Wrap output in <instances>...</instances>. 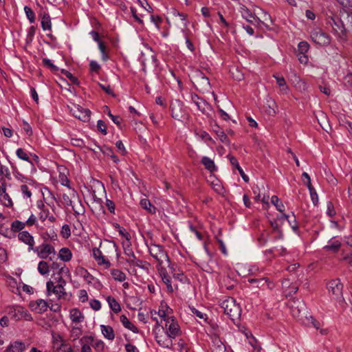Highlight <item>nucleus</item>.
<instances>
[{
	"mask_svg": "<svg viewBox=\"0 0 352 352\" xmlns=\"http://www.w3.org/2000/svg\"><path fill=\"white\" fill-rule=\"evenodd\" d=\"M158 272L163 282L166 285L167 290L170 293L173 292L174 289L171 285L170 277L168 276L166 269L163 266H160V267H158Z\"/></svg>",
	"mask_w": 352,
	"mask_h": 352,
	"instance_id": "obj_15",
	"label": "nucleus"
},
{
	"mask_svg": "<svg viewBox=\"0 0 352 352\" xmlns=\"http://www.w3.org/2000/svg\"><path fill=\"white\" fill-rule=\"evenodd\" d=\"M251 336H252L254 342L250 341V344L253 347V352H260L261 350V346L259 344H258V342L256 340V338L252 335Z\"/></svg>",
	"mask_w": 352,
	"mask_h": 352,
	"instance_id": "obj_51",
	"label": "nucleus"
},
{
	"mask_svg": "<svg viewBox=\"0 0 352 352\" xmlns=\"http://www.w3.org/2000/svg\"><path fill=\"white\" fill-rule=\"evenodd\" d=\"M111 275L116 280L124 281L126 279V275L119 270H111Z\"/></svg>",
	"mask_w": 352,
	"mask_h": 352,
	"instance_id": "obj_39",
	"label": "nucleus"
},
{
	"mask_svg": "<svg viewBox=\"0 0 352 352\" xmlns=\"http://www.w3.org/2000/svg\"><path fill=\"white\" fill-rule=\"evenodd\" d=\"M186 17L187 14L180 13L175 9H172L170 12V19L173 25L180 26L182 31L187 28Z\"/></svg>",
	"mask_w": 352,
	"mask_h": 352,
	"instance_id": "obj_10",
	"label": "nucleus"
},
{
	"mask_svg": "<svg viewBox=\"0 0 352 352\" xmlns=\"http://www.w3.org/2000/svg\"><path fill=\"white\" fill-rule=\"evenodd\" d=\"M54 248L49 244H43L40 252H38V256L42 258H46L49 254L54 253Z\"/></svg>",
	"mask_w": 352,
	"mask_h": 352,
	"instance_id": "obj_20",
	"label": "nucleus"
},
{
	"mask_svg": "<svg viewBox=\"0 0 352 352\" xmlns=\"http://www.w3.org/2000/svg\"><path fill=\"white\" fill-rule=\"evenodd\" d=\"M179 333V325L174 322L173 319H171V322L169 324L168 327L167 335L169 338H174Z\"/></svg>",
	"mask_w": 352,
	"mask_h": 352,
	"instance_id": "obj_21",
	"label": "nucleus"
},
{
	"mask_svg": "<svg viewBox=\"0 0 352 352\" xmlns=\"http://www.w3.org/2000/svg\"><path fill=\"white\" fill-rule=\"evenodd\" d=\"M141 206L151 214H155L156 212V208L151 204L150 201L147 199H143L140 201Z\"/></svg>",
	"mask_w": 352,
	"mask_h": 352,
	"instance_id": "obj_28",
	"label": "nucleus"
},
{
	"mask_svg": "<svg viewBox=\"0 0 352 352\" xmlns=\"http://www.w3.org/2000/svg\"><path fill=\"white\" fill-rule=\"evenodd\" d=\"M316 117L318 124L320 125L322 129L326 132L329 133L331 129V126L329 124L327 114L322 111H319L316 115Z\"/></svg>",
	"mask_w": 352,
	"mask_h": 352,
	"instance_id": "obj_12",
	"label": "nucleus"
},
{
	"mask_svg": "<svg viewBox=\"0 0 352 352\" xmlns=\"http://www.w3.org/2000/svg\"><path fill=\"white\" fill-rule=\"evenodd\" d=\"M107 300L111 307V309L115 312L118 313L121 311L120 305L118 301L111 296H108Z\"/></svg>",
	"mask_w": 352,
	"mask_h": 352,
	"instance_id": "obj_32",
	"label": "nucleus"
},
{
	"mask_svg": "<svg viewBox=\"0 0 352 352\" xmlns=\"http://www.w3.org/2000/svg\"><path fill=\"white\" fill-rule=\"evenodd\" d=\"M24 10H25L26 16L28 18L30 22L34 23L35 21V16H34V13L32 11V10L28 6H25Z\"/></svg>",
	"mask_w": 352,
	"mask_h": 352,
	"instance_id": "obj_44",
	"label": "nucleus"
},
{
	"mask_svg": "<svg viewBox=\"0 0 352 352\" xmlns=\"http://www.w3.org/2000/svg\"><path fill=\"white\" fill-rule=\"evenodd\" d=\"M259 23L263 24L267 28H270V25L272 23V20L270 15L265 12H262L259 17H257Z\"/></svg>",
	"mask_w": 352,
	"mask_h": 352,
	"instance_id": "obj_25",
	"label": "nucleus"
},
{
	"mask_svg": "<svg viewBox=\"0 0 352 352\" xmlns=\"http://www.w3.org/2000/svg\"><path fill=\"white\" fill-rule=\"evenodd\" d=\"M93 254H94L95 259L97 261H99L100 260V258H102V256L103 255L102 250L100 248H96L93 249Z\"/></svg>",
	"mask_w": 352,
	"mask_h": 352,
	"instance_id": "obj_53",
	"label": "nucleus"
},
{
	"mask_svg": "<svg viewBox=\"0 0 352 352\" xmlns=\"http://www.w3.org/2000/svg\"><path fill=\"white\" fill-rule=\"evenodd\" d=\"M125 349L127 352H139L138 349L131 344H126L125 345Z\"/></svg>",
	"mask_w": 352,
	"mask_h": 352,
	"instance_id": "obj_64",
	"label": "nucleus"
},
{
	"mask_svg": "<svg viewBox=\"0 0 352 352\" xmlns=\"http://www.w3.org/2000/svg\"><path fill=\"white\" fill-rule=\"evenodd\" d=\"M172 338H169L168 335L166 336H155V340L157 343L162 347L169 348L172 345Z\"/></svg>",
	"mask_w": 352,
	"mask_h": 352,
	"instance_id": "obj_18",
	"label": "nucleus"
},
{
	"mask_svg": "<svg viewBox=\"0 0 352 352\" xmlns=\"http://www.w3.org/2000/svg\"><path fill=\"white\" fill-rule=\"evenodd\" d=\"M195 263L199 266L204 271L210 272L212 267V256L205 248L203 250L197 252L194 256Z\"/></svg>",
	"mask_w": 352,
	"mask_h": 352,
	"instance_id": "obj_3",
	"label": "nucleus"
},
{
	"mask_svg": "<svg viewBox=\"0 0 352 352\" xmlns=\"http://www.w3.org/2000/svg\"><path fill=\"white\" fill-rule=\"evenodd\" d=\"M341 246V243L338 241H333L331 244L325 245L324 249L332 252H337Z\"/></svg>",
	"mask_w": 352,
	"mask_h": 352,
	"instance_id": "obj_37",
	"label": "nucleus"
},
{
	"mask_svg": "<svg viewBox=\"0 0 352 352\" xmlns=\"http://www.w3.org/2000/svg\"><path fill=\"white\" fill-rule=\"evenodd\" d=\"M276 107V104L274 102H272L271 104H268V108L266 109V112L271 116H274L276 114V111L274 107Z\"/></svg>",
	"mask_w": 352,
	"mask_h": 352,
	"instance_id": "obj_55",
	"label": "nucleus"
},
{
	"mask_svg": "<svg viewBox=\"0 0 352 352\" xmlns=\"http://www.w3.org/2000/svg\"><path fill=\"white\" fill-rule=\"evenodd\" d=\"M302 177L305 178L306 179H308V184H307V186L309 190L311 198V200H312L314 204L316 205L318 201V195L316 193V190L311 185V178H310L309 175L305 172H304L302 174Z\"/></svg>",
	"mask_w": 352,
	"mask_h": 352,
	"instance_id": "obj_14",
	"label": "nucleus"
},
{
	"mask_svg": "<svg viewBox=\"0 0 352 352\" xmlns=\"http://www.w3.org/2000/svg\"><path fill=\"white\" fill-rule=\"evenodd\" d=\"M43 63L45 66L50 67L52 72H57L58 70V68L50 60L46 58H43Z\"/></svg>",
	"mask_w": 352,
	"mask_h": 352,
	"instance_id": "obj_47",
	"label": "nucleus"
},
{
	"mask_svg": "<svg viewBox=\"0 0 352 352\" xmlns=\"http://www.w3.org/2000/svg\"><path fill=\"white\" fill-rule=\"evenodd\" d=\"M172 117L176 120L183 121L188 119V115L183 110V104L179 100H175L170 106Z\"/></svg>",
	"mask_w": 352,
	"mask_h": 352,
	"instance_id": "obj_11",
	"label": "nucleus"
},
{
	"mask_svg": "<svg viewBox=\"0 0 352 352\" xmlns=\"http://www.w3.org/2000/svg\"><path fill=\"white\" fill-rule=\"evenodd\" d=\"M70 318L73 322H80L84 319V316L78 309H72L70 311Z\"/></svg>",
	"mask_w": 352,
	"mask_h": 352,
	"instance_id": "obj_23",
	"label": "nucleus"
},
{
	"mask_svg": "<svg viewBox=\"0 0 352 352\" xmlns=\"http://www.w3.org/2000/svg\"><path fill=\"white\" fill-rule=\"evenodd\" d=\"M309 48V44L305 41H302L298 44V50L299 53L305 54Z\"/></svg>",
	"mask_w": 352,
	"mask_h": 352,
	"instance_id": "obj_45",
	"label": "nucleus"
},
{
	"mask_svg": "<svg viewBox=\"0 0 352 352\" xmlns=\"http://www.w3.org/2000/svg\"><path fill=\"white\" fill-rule=\"evenodd\" d=\"M201 163L210 173L214 172L217 170L214 161L208 157H203L201 159Z\"/></svg>",
	"mask_w": 352,
	"mask_h": 352,
	"instance_id": "obj_24",
	"label": "nucleus"
},
{
	"mask_svg": "<svg viewBox=\"0 0 352 352\" xmlns=\"http://www.w3.org/2000/svg\"><path fill=\"white\" fill-rule=\"evenodd\" d=\"M214 131L216 133L221 142L227 145L230 144V142L227 135L224 133L223 131L220 130L218 126H217V129H214Z\"/></svg>",
	"mask_w": 352,
	"mask_h": 352,
	"instance_id": "obj_33",
	"label": "nucleus"
},
{
	"mask_svg": "<svg viewBox=\"0 0 352 352\" xmlns=\"http://www.w3.org/2000/svg\"><path fill=\"white\" fill-rule=\"evenodd\" d=\"M100 69V66L96 61L91 60L90 62V70L93 72H98Z\"/></svg>",
	"mask_w": 352,
	"mask_h": 352,
	"instance_id": "obj_57",
	"label": "nucleus"
},
{
	"mask_svg": "<svg viewBox=\"0 0 352 352\" xmlns=\"http://www.w3.org/2000/svg\"><path fill=\"white\" fill-rule=\"evenodd\" d=\"M90 306L91 308L96 311H98L100 309V302L97 300H91L90 301Z\"/></svg>",
	"mask_w": 352,
	"mask_h": 352,
	"instance_id": "obj_63",
	"label": "nucleus"
},
{
	"mask_svg": "<svg viewBox=\"0 0 352 352\" xmlns=\"http://www.w3.org/2000/svg\"><path fill=\"white\" fill-rule=\"evenodd\" d=\"M38 270L42 275L46 274L49 272V265L45 261H41L38 265Z\"/></svg>",
	"mask_w": 352,
	"mask_h": 352,
	"instance_id": "obj_42",
	"label": "nucleus"
},
{
	"mask_svg": "<svg viewBox=\"0 0 352 352\" xmlns=\"http://www.w3.org/2000/svg\"><path fill=\"white\" fill-rule=\"evenodd\" d=\"M241 12L244 19L247 20L248 22L252 23L253 20L255 19V16L253 14L249 9L246 7L243 6L241 8Z\"/></svg>",
	"mask_w": 352,
	"mask_h": 352,
	"instance_id": "obj_31",
	"label": "nucleus"
},
{
	"mask_svg": "<svg viewBox=\"0 0 352 352\" xmlns=\"http://www.w3.org/2000/svg\"><path fill=\"white\" fill-rule=\"evenodd\" d=\"M328 291L330 294L334 296L337 300H344L342 298L343 284L340 279L336 278L331 280L327 285Z\"/></svg>",
	"mask_w": 352,
	"mask_h": 352,
	"instance_id": "obj_7",
	"label": "nucleus"
},
{
	"mask_svg": "<svg viewBox=\"0 0 352 352\" xmlns=\"http://www.w3.org/2000/svg\"><path fill=\"white\" fill-rule=\"evenodd\" d=\"M25 349V344L22 342H14L10 344L4 352H22Z\"/></svg>",
	"mask_w": 352,
	"mask_h": 352,
	"instance_id": "obj_22",
	"label": "nucleus"
},
{
	"mask_svg": "<svg viewBox=\"0 0 352 352\" xmlns=\"http://www.w3.org/2000/svg\"><path fill=\"white\" fill-rule=\"evenodd\" d=\"M19 239L23 243H26L29 245L30 249H33V246L34 244V238L27 231H23L21 232H19Z\"/></svg>",
	"mask_w": 352,
	"mask_h": 352,
	"instance_id": "obj_16",
	"label": "nucleus"
},
{
	"mask_svg": "<svg viewBox=\"0 0 352 352\" xmlns=\"http://www.w3.org/2000/svg\"><path fill=\"white\" fill-rule=\"evenodd\" d=\"M78 197L77 192L69 188L68 191L63 195V202L65 205L71 206Z\"/></svg>",
	"mask_w": 352,
	"mask_h": 352,
	"instance_id": "obj_13",
	"label": "nucleus"
},
{
	"mask_svg": "<svg viewBox=\"0 0 352 352\" xmlns=\"http://www.w3.org/2000/svg\"><path fill=\"white\" fill-rule=\"evenodd\" d=\"M224 314L228 315L234 323L237 322L241 317V309L232 297H228L221 303Z\"/></svg>",
	"mask_w": 352,
	"mask_h": 352,
	"instance_id": "obj_1",
	"label": "nucleus"
},
{
	"mask_svg": "<svg viewBox=\"0 0 352 352\" xmlns=\"http://www.w3.org/2000/svg\"><path fill=\"white\" fill-rule=\"evenodd\" d=\"M270 225L272 226V228H273V230L279 233V238H282L283 236V232L282 231L279 229V226H278V224L277 223L276 221H270Z\"/></svg>",
	"mask_w": 352,
	"mask_h": 352,
	"instance_id": "obj_56",
	"label": "nucleus"
},
{
	"mask_svg": "<svg viewBox=\"0 0 352 352\" xmlns=\"http://www.w3.org/2000/svg\"><path fill=\"white\" fill-rule=\"evenodd\" d=\"M151 255L158 261L157 268L163 263H169V258L163 248L159 245H151L149 248Z\"/></svg>",
	"mask_w": 352,
	"mask_h": 352,
	"instance_id": "obj_5",
	"label": "nucleus"
},
{
	"mask_svg": "<svg viewBox=\"0 0 352 352\" xmlns=\"http://www.w3.org/2000/svg\"><path fill=\"white\" fill-rule=\"evenodd\" d=\"M104 153H106L107 155L110 156L114 162L117 163L119 162L118 157L116 155H114L111 148H107V150Z\"/></svg>",
	"mask_w": 352,
	"mask_h": 352,
	"instance_id": "obj_58",
	"label": "nucleus"
},
{
	"mask_svg": "<svg viewBox=\"0 0 352 352\" xmlns=\"http://www.w3.org/2000/svg\"><path fill=\"white\" fill-rule=\"evenodd\" d=\"M14 316H17L18 318H25L26 320H28V318H30V316L29 314H28L27 311L25 310L23 307H17L14 308Z\"/></svg>",
	"mask_w": 352,
	"mask_h": 352,
	"instance_id": "obj_34",
	"label": "nucleus"
},
{
	"mask_svg": "<svg viewBox=\"0 0 352 352\" xmlns=\"http://www.w3.org/2000/svg\"><path fill=\"white\" fill-rule=\"evenodd\" d=\"M116 146L122 155H125L126 153L125 147L121 140L117 141L116 143Z\"/></svg>",
	"mask_w": 352,
	"mask_h": 352,
	"instance_id": "obj_61",
	"label": "nucleus"
},
{
	"mask_svg": "<svg viewBox=\"0 0 352 352\" xmlns=\"http://www.w3.org/2000/svg\"><path fill=\"white\" fill-rule=\"evenodd\" d=\"M16 155L21 160L30 162L28 154L22 149L18 148L16 151Z\"/></svg>",
	"mask_w": 352,
	"mask_h": 352,
	"instance_id": "obj_48",
	"label": "nucleus"
},
{
	"mask_svg": "<svg viewBox=\"0 0 352 352\" xmlns=\"http://www.w3.org/2000/svg\"><path fill=\"white\" fill-rule=\"evenodd\" d=\"M212 349L213 352H228L225 344L219 338H214L213 339Z\"/></svg>",
	"mask_w": 352,
	"mask_h": 352,
	"instance_id": "obj_19",
	"label": "nucleus"
},
{
	"mask_svg": "<svg viewBox=\"0 0 352 352\" xmlns=\"http://www.w3.org/2000/svg\"><path fill=\"white\" fill-rule=\"evenodd\" d=\"M141 62L143 66L142 71L144 73L153 71L157 67L155 56L151 48H146L142 52Z\"/></svg>",
	"mask_w": 352,
	"mask_h": 352,
	"instance_id": "obj_4",
	"label": "nucleus"
},
{
	"mask_svg": "<svg viewBox=\"0 0 352 352\" xmlns=\"http://www.w3.org/2000/svg\"><path fill=\"white\" fill-rule=\"evenodd\" d=\"M344 8H352V0H336Z\"/></svg>",
	"mask_w": 352,
	"mask_h": 352,
	"instance_id": "obj_59",
	"label": "nucleus"
},
{
	"mask_svg": "<svg viewBox=\"0 0 352 352\" xmlns=\"http://www.w3.org/2000/svg\"><path fill=\"white\" fill-rule=\"evenodd\" d=\"M102 333L105 338L107 339L112 340L115 338V334L113 329L110 326L101 325Z\"/></svg>",
	"mask_w": 352,
	"mask_h": 352,
	"instance_id": "obj_27",
	"label": "nucleus"
},
{
	"mask_svg": "<svg viewBox=\"0 0 352 352\" xmlns=\"http://www.w3.org/2000/svg\"><path fill=\"white\" fill-rule=\"evenodd\" d=\"M120 321L126 328L130 329L134 333L138 332V328L129 320L126 316L122 315L120 316Z\"/></svg>",
	"mask_w": 352,
	"mask_h": 352,
	"instance_id": "obj_29",
	"label": "nucleus"
},
{
	"mask_svg": "<svg viewBox=\"0 0 352 352\" xmlns=\"http://www.w3.org/2000/svg\"><path fill=\"white\" fill-rule=\"evenodd\" d=\"M327 214L330 217H333L336 214V211L334 210L333 205L331 202L329 201L327 203Z\"/></svg>",
	"mask_w": 352,
	"mask_h": 352,
	"instance_id": "obj_62",
	"label": "nucleus"
},
{
	"mask_svg": "<svg viewBox=\"0 0 352 352\" xmlns=\"http://www.w3.org/2000/svg\"><path fill=\"white\" fill-rule=\"evenodd\" d=\"M97 127L98 131H100L103 135L107 134V126L103 120H100L98 121Z\"/></svg>",
	"mask_w": 352,
	"mask_h": 352,
	"instance_id": "obj_50",
	"label": "nucleus"
},
{
	"mask_svg": "<svg viewBox=\"0 0 352 352\" xmlns=\"http://www.w3.org/2000/svg\"><path fill=\"white\" fill-rule=\"evenodd\" d=\"M30 306L38 313L45 311L48 307L47 302L42 299L37 300L34 303L32 302Z\"/></svg>",
	"mask_w": 352,
	"mask_h": 352,
	"instance_id": "obj_17",
	"label": "nucleus"
},
{
	"mask_svg": "<svg viewBox=\"0 0 352 352\" xmlns=\"http://www.w3.org/2000/svg\"><path fill=\"white\" fill-rule=\"evenodd\" d=\"M190 76L191 81L198 90L201 91H209L210 88L209 79L199 69H192Z\"/></svg>",
	"mask_w": 352,
	"mask_h": 352,
	"instance_id": "obj_2",
	"label": "nucleus"
},
{
	"mask_svg": "<svg viewBox=\"0 0 352 352\" xmlns=\"http://www.w3.org/2000/svg\"><path fill=\"white\" fill-rule=\"evenodd\" d=\"M53 293L60 296L63 294H65V289L63 285L62 284H58L54 287Z\"/></svg>",
	"mask_w": 352,
	"mask_h": 352,
	"instance_id": "obj_49",
	"label": "nucleus"
},
{
	"mask_svg": "<svg viewBox=\"0 0 352 352\" xmlns=\"http://www.w3.org/2000/svg\"><path fill=\"white\" fill-rule=\"evenodd\" d=\"M61 73L64 74L67 78H69L71 82L76 85H79L80 82L76 77H75L72 73L69 72L62 69L60 70Z\"/></svg>",
	"mask_w": 352,
	"mask_h": 352,
	"instance_id": "obj_41",
	"label": "nucleus"
},
{
	"mask_svg": "<svg viewBox=\"0 0 352 352\" xmlns=\"http://www.w3.org/2000/svg\"><path fill=\"white\" fill-rule=\"evenodd\" d=\"M21 190L26 197L30 198L32 196V192L26 184L21 186Z\"/></svg>",
	"mask_w": 352,
	"mask_h": 352,
	"instance_id": "obj_52",
	"label": "nucleus"
},
{
	"mask_svg": "<svg viewBox=\"0 0 352 352\" xmlns=\"http://www.w3.org/2000/svg\"><path fill=\"white\" fill-rule=\"evenodd\" d=\"M100 87L109 95L116 97V94L113 93L109 85H104L100 84Z\"/></svg>",
	"mask_w": 352,
	"mask_h": 352,
	"instance_id": "obj_54",
	"label": "nucleus"
},
{
	"mask_svg": "<svg viewBox=\"0 0 352 352\" xmlns=\"http://www.w3.org/2000/svg\"><path fill=\"white\" fill-rule=\"evenodd\" d=\"M328 23L332 27L335 33L341 39H344L346 37V28L343 22L338 16L330 17L328 19Z\"/></svg>",
	"mask_w": 352,
	"mask_h": 352,
	"instance_id": "obj_8",
	"label": "nucleus"
},
{
	"mask_svg": "<svg viewBox=\"0 0 352 352\" xmlns=\"http://www.w3.org/2000/svg\"><path fill=\"white\" fill-rule=\"evenodd\" d=\"M41 26L44 30H51V19L48 14H44L43 15Z\"/></svg>",
	"mask_w": 352,
	"mask_h": 352,
	"instance_id": "obj_36",
	"label": "nucleus"
},
{
	"mask_svg": "<svg viewBox=\"0 0 352 352\" xmlns=\"http://www.w3.org/2000/svg\"><path fill=\"white\" fill-rule=\"evenodd\" d=\"M326 176H327V180L329 184H331L332 185L337 184V179L334 177V176L331 173H326Z\"/></svg>",
	"mask_w": 352,
	"mask_h": 352,
	"instance_id": "obj_60",
	"label": "nucleus"
},
{
	"mask_svg": "<svg viewBox=\"0 0 352 352\" xmlns=\"http://www.w3.org/2000/svg\"><path fill=\"white\" fill-rule=\"evenodd\" d=\"M196 105L203 113H205L206 109L209 107V104L205 100L201 99L197 102Z\"/></svg>",
	"mask_w": 352,
	"mask_h": 352,
	"instance_id": "obj_46",
	"label": "nucleus"
},
{
	"mask_svg": "<svg viewBox=\"0 0 352 352\" xmlns=\"http://www.w3.org/2000/svg\"><path fill=\"white\" fill-rule=\"evenodd\" d=\"M25 226V223H23L20 221H15L12 223L11 229L13 232H19L23 229Z\"/></svg>",
	"mask_w": 352,
	"mask_h": 352,
	"instance_id": "obj_43",
	"label": "nucleus"
},
{
	"mask_svg": "<svg viewBox=\"0 0 352 352\" xmlns=\"http://www.w3.org/2000/svg\"><path fill=\"white\" fill-rule=\"evenodd\" d=\"M68 108L73 116L82 122H88L90 118L91 111L88 109H83L78 104L71 103Z\"/></svg>",
	"mask_w": 352,
	"mask_h": 352,
	"instance_id": "obj_6",
	"label": "nucleus"
},
{
	"mask_svg": "<svg viewBox=\"0 0 352 352\" xmlns=\"http://www.w3.org/2000/svg\"><path fill=\"white\" fill-rule=\"evenodd\" d=\"M311 37L314 43L322 46L328 45L331 42L329 34L320 28L314 29L311 32Z\"/></svg>",
	"mask_w": 352,
	"mask_h": 352,
	"instance_id": "obj_9",
	"label": "nucleus"
},
{
	"mask_svg": "<svg viewBox=\"0 0 352 352\" xmlns=\"http://www.w3.org/2000/svg\"><path fill=\"white\" fill-rule=\"evenodd\" d=\"M58 257L63 261H69L72 258V252L69 248H63L59 251Z\"/></svg>",
	"mask_w": 352,
	"mask_h": 352,
	"instance_id": "obj_30",
	"label": "nucleus"
},
{
	"mask_svg": "<svg viewBox=\"0 0 352 352\" xmlns=\"http://www.w3.org/2000/svg\"><path fill=\"white\" fill-rule=\"evenodd\" d=\"M271 202L272 204L275 206L276 209L283 213L285 210V206L282 202L280 201L278 197L276 195H274L271 198Z\"/></svg>",
	"mask_w": 352,
	"mask_h": 352,
	"instance_id": "obj_38",
	"label": "nucleus"
},
{
	"mask_svg": "<svg viewBox=\"0 0 352 352\" xmlns=\"http://www.w3.org/2000/svg\"><path fill=\"white\" fill-rule=\"evenodd\" d=\"M274 77L276 78V83L279 86L280 91L284 93H287L288 91V87L286 84V82H285V80L284 79V78L276 76L275 75H274Z\"/></svg>",
	"mask_w": 352,
	"mask_h": 352,
	"instance_id": "obj_35",
	"label": "nucleus"
},
{
	"mask_svg": "<svg viewBox=\"0 0 352 352\" xmlns=\"http://www.w3.org/2000/svg\"><path fill=\"white\" fill-rule=\"evenodd\" d=\"M54 352H73L72 346L69 344L61 343L59 346H57L56 350Z\"/></svg>",
	"mask_w": 352,
	"mask_h": 352,
	"instance_id": "obj_40",
	"label": "nucleus"
},
{
	"mask_svg": "<svg viewBox=\"0 0 352 352\" xmlns=\"http://www.w3.org/2000/svg\"><path fill=\"white\" fill-rule=\"evenodd\" d=\"M74 212L77 214H83L85 212V208L82 205L81 201H80L79 196L77 197V199L73 203L71 206Z\"/></svg>",
	"mask_w": 352,
	"mask_h": 352,
	"instance_id": "obj_26",
	"label": "nucleus"
}]
</instances>
